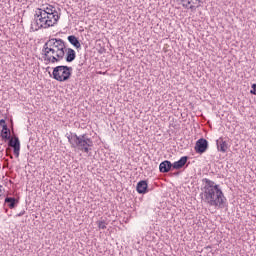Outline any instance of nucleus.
I'll return each mask as SVG.
<instances>
[{"label": "nucleus", "mask_w": 256, "mask_h": 256, "mask_svg": "<svg viewBox=\"0 0 256 256\" xmlns=\"http://www.w3.org/2000/svg\"><path fill=\"white\" fill-rule=\"evenodd\" d=\"M204 186L201 188V201L209 207H218V209H224L227 198L223 194V190L219 187L215 181L209 180V178L202 179Z\"/></svg>", "instance_id": "nucleus-1"}, {"label": "nucleus", "mask_w": 256, "mask_h": 256, "mask_svg": "<svg viewBox=\"0 0 256 256\" xmlns=\"http://www.w3.org/2000/svg\"><path fill=\"white\" fill-rule=\"evenodd\" d=\"M66 137L72 149H78L82 153H89L93 147V140L87 134L77 135L76 133H67Z\"/></svg>", "instance_id": "nucleus-2"}, {"label": "nucleus", "mask_w": 256, "mask_h": 256, "mask_svg": "<svg viewBox=\"0 0 256 256\" xmlns=\"http://www.w3.org/2000/svg\"><path fill=\"white\" fill-rule=\"evenodd\" d=\"M65 49H67V46L63 39L52 38V55H54L56 59L54 60V63H59V61H63V59H65Z\"/></svg>", "instance_id": "nucleus-3"}, {"label": "nucleus", "mask_w": 256, "mask_h": 256, "mask_svg": "<svg viewBox=\"0 0 256 256\" xmlns=\"http://www.w3.org/2000/svg\"><path fill=\"white\" fill-rule=\"evenodd\" d=\"M52 75L53 79H55V81H59L60 83L69 81L71 79V75H73V67L63 65L56 66L53 69Z\"/></svg>", "instance_id": "nucleus-4"}, {"label": "nucleus", "mask_w": 256, "mask_h": 256, "mask_svg": "<svg viewBox=\"0 0 256 256\" xmlns=\"http://www.w3.org/2000/svg\"><path fill=\"white\" fill-rule=\"evenodd\" d=\"M53 38L49 39L43 46L42 52L44 55V61L46 63H55L57 59H55V55H51L53 53Z\"/></svg>", "instance_id": "nucleus-5"}, {"label": "nucleus", "mask_w": 256, "mask_h": 256, "mask_svg": "<svg viewBox=\"0 0 256 256\" xmlns=\"http://www.w3.org/2000/svg\"><path fill=\"white\" fill-rule=\"evenodd\" d=\"M34 21L38 29H49V24H47V12H42L37 9L34 15Z\"/></svg>", "instance_id": "nucleus-6"}, {"label": "nucleus", "mask_w": 256, "mask_h": 256, "mask_svg": "<svg viewBox=\"0 0 256 256\" xmlns=\"http://www.w3.org/2000/svg\"><path fill=\"white\" fill-rule=\"evenodd\" d=\"M207 149H209V142L207 141V139L205 138L198 139L194 147V150L196 151V153H199V155H203V153H205Z\"/></svg>", "instance_id": "nucleus-7"}, {"label": "nucleus", "mask_w": 256, "mask_h": 256, "mask_svg": "<svg viewBox=\"0 0 256 256\" xmlns=\"http://www.w3.org/2000/svg\"><path fill=\"white\" fill-rule=\"evenodd\" d=\"M8 146L13 149V153L15 157H19V152L21 151V141H19V137L14 136L8 140Z\"/></svg>", "instance_id": "nucleus-8"}, {"label": "nucleus", "mask_w": 256, "mask_h": 256, "mask_svg": "<svg viewBox=\"0 0 256 256\" xmlns=\"http://www.w3.org/2000/svg\"><path fill=\"white\" fill-rule=\"evenodd\" d=\"M46 25L48 24V27H53L54 25H57V21H59V13L58 12H52V13H46Z\"/></svg>", "instance_id": "nucleus-9"}, {"label": "nucleus", "mask_w": 256, "mask_h": 256, "mask_svg": "<svg viewBox=\"0 0 256 256\" xmlns=\"http://www.w3.org/2000/svg\"><path fill=\"white\" fill-rule=\"evenodd\" d=\"M148 188L149 184H147L146 180L139 181L136 186L137 193H139L140 195H145V193H147L148 191Z\"/></svg>", "instance_id": "nucleus-10"}, {"label": "nucleus", "mask_w": 256, "mask_h": 256, "mask_svg": "<svg viewBox=\"0 0 256 256\" xmlns=\"http://www.w3.org/2000/svg\"><path fill=\"white\" fill-rule=\"evenodd\" d=\"M171 169H173V163H171V161H169V160H165V161L161 162L159 165L160 173H169V171H171Z\"/></svg>", "instance_id": "nucleus-11"}, {"label": "nucleus", "mask_w": 256, "mask_h": 256, "mask_svg": "<svg viewBox=\"0 0 256 256\" xmlns=\"http://www.w3.org/2000/svg\"><path fill=\"white\" fill-rule=\"evenodd\" d=\"M187 161H189V156H183L178 161L172 164V169H183L185 165H187Z\"/></svg>", "instance_id": "nucleus-12"}, {"label": "nucleus", "mask_w": 256, "mask_h": 256, "mask_svg": "<svg viewBox=\"0 0 256 256\" xmlns=\"http://www.w3.org/2000/svg\"><path fill=\"white\" fill-rule=\"evenodd\" d=\"M66 57L65 60L67 63H73V60L76 59L77 53L72 48L65 49Z\"/></svg>", "instance_id": "nucleus-13"}, {"label": "nucleus", "mask_w": 256, "mask_h": 256, "mask_svg": "<svg viewBox=\"0 0 256 256\" xmlns=\"http://www.w3.org/2000/svg\"><path fill=\"white\" fill-rule=\"evenodd\" d=\"M217 149L221 153H227V149H229V144H227L226 141L223 140V138H219L216 141Z\"/></svg>", "instance_id": "nucleus-14"}, {"label": "nucleus", "mask_w": 256, "mask_h": 256, "mask_svg": "<svg viewBox=\"0 0 256 256\" xmlns=\"http://www.w3.org/2000/svg\"><path fill=\"white\" fill-rule=\"evenodd\" d=\"M4 203L9 207V209H15L19 205V199L15 197H6Z\"/></svg>", "instance_id": "nucleus-15"}, {"label": "nucleus", "mask_w": 256, "mask_h": 256, "mask_svg": "<svg viewBox=\"0 0 256 256\" xmlns=\"http://www.w3.org/2000/svg\"><path fill=\"white\" fill-rule=\"evenodd\" d=\"M0 137L3 141H8L9 139H11V129L4 126V128H2V130L0 131Z\"/></svg>", "instance_id": "nucleus-16"}, {"label": "nucleus", "mask_w": 256, "mask_h": 256, "mask_svg": "<svg viewBox=\"0 0 256 256\" xmlns=\"http://www.w3.org/2000/svg\"><path fill=\"white\" fill-rule=\"evenodd\" d=\"M68 41L76 49H81V42H79V38H77L75 35L68 36Z\"/></svg>", "instance_id": "nucleus-17"}, {"label": "nucleus", "mask_w": 256, "mask_h": 256, "mask_svg": "<svg viewBox=\"0 0 256 256\" xmlns=\"http://www.w3.org/2000/svg\"><path fill=\"white\" fill-rule=\"evenodd\" d=\"M38 11H41L42 13H57V10H55V7L51 5L48 7L43 6V8H38Z\"/></svg>", "instance_id": "nucleus-18"}, {"label": "nucleus", "mask_w": 256, "mask_h": 256, "mask_svg": "<svg viewBox=\"0 0 256 256\" xmlns=\"http://www.w3.org/2000/svg\"><path fill=\"white\" fill-rule=\"evenodd\" d=\"M202 253H206L207 256L214 255L213 251L211 250V246L204 247V249L202 250Z\"/></svg>", "instance_id": "nucleus-19"}, {"label": "nucleus", "mask_w": 256, "mask_h": 256, "mask_svg": "<svg viewBox=\"0 0 256 256\" xmlns=\"http://www.w3.org/2000/svg\"><path fill=\"white\" fill-rule=\"evenodd\" d=\"M98 228L99 229H107V226L105 225V221H99Z\"/></svg>", "instance_id": "nucleus-20"}, {"label": "nucleus", "mask_w": 256, "mask_h": 256, "mask_svg": "<svg viewBox=\"0 0 256 256\" xmlns=\"http://www.w3.org/2000/svg\"><path fill=\"white\" fill-rule=\"evenodd\" d=\"M0 127H2V129H4V127H8L5 119L0 120Z\"/></svg>", "instance_id": "nucleus-21"}, {"label": "nucleus", "mask_w": 256, "mask_h": 256, "mask_svg": "<svg viewBox=\"0 0 256 256\" xmlns=\"http://www.w3.org/2000/svg\"><path fill=\"white\" fill-rule=\"evenodd\" d=\"M251 95H256V84H252V90H250Z\"/></svg>", "instance_id": "nucleus-22"}, {"label": "nucleus", "mask_w": 256, "mask_h": 256, "mask_svg": "<svg viewBox=\"0 0 256 256\" xmlns=\"http://www.w3.org/2000/svg\"><path fill=\"white\" fill-rule=\"evenodd\" d=\"M25 215V210H22L20 213L16 215V217H23Z\"/></svg>", "instance_id": "nucleus-23"}, {"label": "nucleus", "mask_w": 256, "mask_h": 256, "mask_svg": "<svg viewBox=\"0 0 256 256\" xmlns=\"http://www.w3.org/2000/svg\"><path fill=\"white\" fill-rule=\"evenodd\" d=\"M196 1H198V3H203V0H196Z\"/></svg>", "instance_id": "nucleus-24"}, {"label": "nucleus", "mask_w": 256, "mask_h": 256, "mask_svg": "<svg viewBox=\"0 0 256 256\" xmlns=\"http://www.w3.org/2000/svg\"><path fill=\"white\" fill-rule=\"evenodd\" d=\"M188 5H191V0H188Z\"/></svg>", "instance_id": "nucleus-25"}, {"label": "nucleus", "mask_w": 256, "mask_h": 256, "mask_svg": "<svg viewBox=\"0 0 256 256\" xmlns=\"http://www.w3.org/2000/svg\"><path fill=\"white\" fill-rule=\"evenodd\" d=\"M10 159H13V155H10Z\"/></svg>", "instance_id": "nucleus-26"}, {"label": "nucleus", "mask_w": 256, "mask_h": 256, "mask_svg": "<svg viewBox=\"0 0 256 256\" xmlns=\"http://www.w3.org/2000/svg\"><path fill=\"white\" fill-rule=\"evenodd\" d=\"M182 3H184L185 0H180Z\"/></svg>", "instance_id": "nucleus-27"}, {"label": "nucleus", "mask_w": 256, "mask_h": 256, "mask_svg": "<svg viewBox=\"0 0 256 256\" xmlns=\"http://www.w3.org/2000/svg\"><path fill=\"white\" fill-rule=\"evenodd\" d=\"M175 175H179V172L175 173Z\"/></svg>", "instance_id": "nucleus-28"}, {"label": "nucleus", "mask_w": 256, "mask_h": 256, "mask_svg": "<svg viewBox=\"0 0 256 256\" xmlns=\"http://www.w3.org/2000/svg\"><path fill=\"white\" fill-rule=\"evenodd\" d=\"M190 9H193V6H191Z\"/></svg>", "instance_id": "nucleus-29"}, {"label": "nucleus", "mask_w": 256, "mask_h": 256, "mask_svg": "<svg viewBox=\"0 0 256 256\" xmlns=\"http://www.w3.org/2000/svg\"><path fill=\"white\" fill-rule=\"evenodd\" d=\"M1 191H2V190H1V188H0V193H1Z\"/></svg>", "instance_id": "nucleus-30"}, {"label": "nucleus", "mask_w": 256, "mask_h": 256, "mask_svg": "<svg viewBox=\"0 0 256 256\" xmlns=\"http://www.w3.org/2000/svg\"><path fill=\"white\" fill-rule=\"evenodd\" d=\"M0 197H1V194H0Z\"/></svg>", "instance_id": "nucleus-31"}]
</instances>
